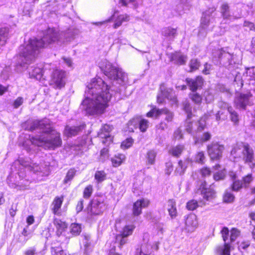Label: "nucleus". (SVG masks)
<instances>
[{
    "instance_id": "nucleus-52",
    "label": "nucleus",
    "mask_w": 255,
    "mask_h": 255,
    "mask_svg": "<svg viewBox=\"0 0 255 255\" xmlns=\"http://www.w3.org/2000/svg\"><path fill=\"white\" fill-rule=\"evenodd\" d=\"M200 66V63L197 59H191L189 63L190 72L197 70Z\"/></svg>"
},
{
    "instance_id": "nucleus-58",
    "label": "nucleus",
    "mask_w": 255,
    "mask_h": 255,
    "mask_svg": "<svg viewBox=\"0 0 255 255\" xmlns=\"http://www.w3.org/2000/svg\"><path fill=\"white\" fill-rule=\"evenodd\" d=\"M225 177V174L223 172H217L213 175V178L216 181L223 180Z\"/></svg>"
},
{
    "instance_id": "nucleus-11",
    "label": "nucleus",
    "mask_w": 255,
    "mask_h": 255,
    "mask_svg": "<svg viewBox=\"0 0 255 255\" xmlns=\"http://www.w3.org/2000/svg\"><path fill=\"white\" fill-rule=\"evenodd\" d=\"M41 141L43 142L45 147L52 150L61 146L62 144L60 133L55 131L50 133L46 139H42Z\"/></svg>"
},
{
    "instance_id": "nucleus-47",
    "label": "nucleus",
    "mask_w": 255,
    "mask_h": 255,
    "mask_svg": "<svg viewBox=\"0 0 255 255\" xmlns=\"http://www.w3.org/2000/svg\"><path fill=\"white\" fill-rule=\"evenodd\" d=\"M152 247L148 244H144L140 251L139 255H150L152 252Z\"/></svg>"
},
{
    "instance_id": "nucleus-5",
    "label": "nucleus",
    "mask_w": 255,
    "mask_h": 255,
    "mask_svg": "<svg viewBox=\"0 0 255 255\" xmlns=\"http://www.w3.org/2000/svg\"><path fill=\"white\" fill-rule=\"evenodd\" d=\"M88 90L86 93L91 96H105L110 93V87L101 78L93 79L90 83L87 85Z\"/></svg>"
},
{
    "instance_id": "nucleus-50",
    "label": "nucleus",
    "mask_w": 255,
    "mask_h": 255,
    "mask_svg": "<svg viewBox=\"0 0 255 255\" xmlns=\"http://www.w3.org/2000/svg\"><path fill=\"white\" fill-rule=\"evenodd\" d=\"M76 171L74 168H70L67 172L65 178L64 180V183H67L71 181L75 176Z\"/></svg>"
},
{
    "instance_id": "nucleus-9",
    "label": "nucleus",
    "mask_w": 255,
    "mask_h": 255,
    "mask_svg": "<svg viewBox=\"0 0 255 255\" xmlns=\"http://www.w3.org/2000/svg\"><path fill=\"white\" fill-rule=\"evenodd\" d=\"M135 229V226L134 224H126L121 229L119 233L116 234L115 243L118 245L119 249H121L128 243V238L133 234Z\"/></svg>"
},
{
    "instance_id": "nucleus-23",
    "label": "nucleus",
    "mask_w": 255,
    "mask_h": 255,
    "mask_svg": "<svg viewBox=\"0 0 255 255\" xmlns=\"http://www.w3.org/2000/svg\"><path fill=\"white\" fill-rule=\"evenodd\" d=\"M126 160V156L121 153L115 154L110 159L112 165L114 167H119L125 162Z\"/></svg>"
},
{
    "instance_id": "nucleus-56",
    "label": "nucleus",
    "mask_w": 255,
    "mask_h": 255,
    "mask_svg": "<svg viewBox=\"0 0 255 255\" xmlns=\"http://www.w3.org/2000/svg\"><path fill=\"white\" fill-rule=\"evenodd\" d=\"M119 3L123 6H127L128 3H131L134 8H136L138 6V2L137 0H120Z\"/></svg>"
},
{
    "instance_id": "nucleus-1",
    "label": "nucleus",
    "mask_w": 255,
    "mask_h": 255,
    "mask_svg": "<svg viewBox=\"0 0 255 255\" xmlns=\"http://www.w3.org/2000/svg\"><path fill=\"white\" fill-rule=\"evenodd\" d=\"M64 32L59 33L54 28H48L44 32L41 39H30L26 45L19 47V52L17 56L16 68L18 72L27 69L28 65L34 61L42 48L47 47L49 44L55 43L62 40V37H65V40H70L73 36H66Z\"/></svg>"
},
{
    "instance_id": "nucleus-28",
    "label": "nucleus",
    "mask_w": 255,
    "mask_h": 255,
    "mask_svg": "<svg viewBox=\"0 0 255 255\" xmlns=\"http://www.w3.org/2000/svg\"><path fill=\"white\" fill-rule=\"evenodd\" d=\"M186 60V56L181 55L179 53L173 54L171 56V60L179 65L184 64Z\"/></svg>"
},
{
    "instance_id": "nucleus-35",
    "label": "nucleus",
    "mask_w": 255,
    "mask_h": 255,
    "mask_svg": "<svg viewBox=\"0 0 255 255\" xmlns=\"http://www.w3.org/2000/svg\"><path fill=\"white\" fill-rule=\"evenodd\" d=\"M230 187L231 190L235 192H239L244 188L242 179H239L232 181Z\"/></svg>"
},
{
    "instance_id": "nucleus-54",
    "label": "nucleus",
    "mask_w": 255,
    "mask_h": 255,
    "mask_svg": "<svg viewBox=\"0 0 255 255\" xmlns=\"http://www.w3.org/2000/svg\"><path fill=\"white\" fill-rule=\"evenodd\" d=\"M7 30L5 28H0V46L3 45L6 42Z\"/></svg>"
},
{
    "instance_id": "nucleus-51",
    "label": "nucleus",
    "mask_w": 255,
    "mask_h": 255,
    "mask_svg": "<svg viewBox=\"0 0 255 255\" xmlns=\"http://www.w3.org/2000/svg\"><path fill=\"white\" fill-rule=\"evenodd\" d=\"M159 89L162 96H169L171 95L173 91L172 88L167 87L164 84L160 85Z\"/></svg>"
},
{
    "instance_id": "nucleus-27",
    "label": "nucleus",
    "mask_w": 255,
    "mask_h": 255,
    "mask_svg": "<svg viewBox=\"0 0 255 255\" xmlns=\"http://www.w3.org/2000/svg\"><path fill=\"white\" fill-rule=\"evenodd\" d=\"M162 35L167 38L169 40H173L177 35L176 29L167 27L162 29L161 31Z\"/></svg>"
},
{
    "instance_id": "nucleus-19",
    "label": "nucleus",
    "mask_w": 255,
    "mask_h": 255,
    "mask_svg": "<svg viewBox=\"0 0 255 255\" xmlns=\"http://www.w3.org/2000/svg\"><path fill=\"white\" fill-rule=\"evenodd\" d=\"M186 81L190 89L193 92L201 88L204 83V80L201 76H197L195 79L187 78Z\"/></svg>"
},
{
    "instance_id": "nucleus-26",
    "label": "nucleus",
    "mask_w": 255,
    "mask_h": 255,
    "mask_svg": "<svg viewBox=\"0 0 255 255\" xmlns=\"http://www.w3.org/2000/svg\"><path fill=\"white\" fill-rule=\"evenodd\" d=\"M163 108L158 109L155 106H151L150 110L146 113V117L158 119L162 115Z\"/></svg>"
},
{
    "instance_id": "nucleus-29",
    "label": "nucleus",
    "mask_w": 255,
    "mask_h": 255,
    "mask_svg": "<svg viewBox=\"0 0 255 255\" xmlns=\"http://www.w3.org/2000/svg\"><path fill=\"white\" fill-rule=\"evenodd\" d=\"M139 116L131 119L127 123V128L129 132H133L138 128Z\"/></svg>"
},
{
    "instance_id": "nucleus-40",
    "label": "nucleus",
    "mask_w": 255,
    "mask_h": 255,
    "mask_svg": "<svg viewBox=\"0 0 255 255\" xmlns=\"http://www.w3.org/2000/svg\"><path fill=\"white\" fill-rule=\"evenodd\" d=\"M240 231L236 228H232L230 230V242L231 244L234 242L240 236Z\"/></svg>"
},
{
    "instance_id": "nucleus-53",
    "label": "nucleus",
    "mask_w": 255,
    "mask_h": 255,
    "mask_svg": "<svg viewBox=\"0 0 255 255\" xmlns=\"http://www.w3.org/2000/svg\"><path fill=\"white\" fill-rule=\"evenodd\" d=\"M100 135L103 139L102 141L103 144L110 145L113 142L112 138H111V136L109 133L105 134L104 136H103V133H101Z\"/></svg>"
},
{
    "instance_id": "nucleus-43",
    "label": "nucleus",
    "mask_w": 255,
    "mask_h": 255,
    "mask_svg": "<svg viewBox=\"0 0 255 255\" xmlns=\"http://www.w3.org/2000/svg\"><path fill=\"white\" fill-rule=\"evenodd\" d=\"M249 97H238L237 105L243 109H245L246 106L249 105Z\"/></svg>"
},
{
    "instance_id": "nucleus-48",
    "label": "nucleus",
    "mask_w": 255,
    "mask_h": 255,
    "mask_svg": "<svg viewBox=\"0 0 255 255\" xmlns=\"http://www.w3.org/2000/svg\"><path fill=\"white\" fill-rule=\"evenodd\" d=\"M50 251L52 255H67L61 246L52 247Z\"/></svg>"
},
{
    "instance_id": "nucleus-7",
    "label": "nucleus",
    "mask_w": 255,
    "mask_h": 255,
    "mask_svg": "<svg viewBox=\"0 0 255 255\" xmlns=\"http://www.w3.org/2000/svg\"><path fill=\"white\" fill-rule=\"evenodd\" d=\"M106 209V203L100 196H95L91 199L86 208L87 213L91 216L102 215Z\"/></svg>"
},
{
    "instance_id": "nucleus-13",
    "label": "nucleus",
    "mask_w": 255,
    "mask_h": 255,
    "mask_svg": "<svg viewBox=\"0 0 255 255\" xmlns=\"http://www.w3.org/2000/svg\"><path fill=\"white\" fill-rule=\"evenodd\" d=\"M65 76L64 71L58 69L54 70L51 75V84L59 88L63 87L65 84Z\"/></svg>"
},
{
    "instance_id": "nucleus-46",
    "label": "nucleus",
    "mask_w": 255,
    "mask_h": 255,
    "mask_svg": "<svg viewBox=\"0 0 255 255\" xmlns=\"http://www.w3.org/2000/svg\"><path fill=\"white\" fill-rule=\"evenodd\" d=\"M198 206V202L195 199H192L188 201L186 205L187 209L189 211H194L196 210Z\"/></svg>"
},
{
    "instance_id": "nucleus-42",
    "label": "nucleus",
    "mask_w": 255,
    "mask_h": 255,
    "mask_svg": "<svg viewBox=\"0 0 255 255\" xmlns=\"http://www.w3.org/2000/svg\"><path fill=\"white\" fill-rule=\"evenodd\" d=\"M93 185L89 184L84 189L83 191V197L84 199H88L92 196L93 192Z\"/></svg>"
},
{
    "instance_id": "nucleus-25",
    "label": "nucleus",
    "mask_w": 255,
    "mask_h": 255,
    "mask_svg": "<svg viewBox=\"0 0 255 255\" xmlns=\"http://www.w3.org/2000/svg\"><path fill=\"white\" fill-rule=\"evenodd\" d=\"M29 75L30 78L40 80L43 76V71L41 68L31 67L28 69Z\"/></svg>"
},
{
    "instance_id": "nucleus-64",
    "label": "nucleus",
    "mask_w": 255,
    "mask_h": 255,
    "mask_svg": "<svg viewBox=\"0 0 255 255\" xmlns=\"http://www.w3.org/2000/svg\"><path fill=\"white\" fill-rule=\"evenodd\" d=\"M36 254V250L33 248H30L26 250L24 252L25 255H35Z\"/></svg>"
},
{
    "instance_id": "nucleus-10",
    "label": "nucleus",
    "mask_w": 255,
    "mask_h": 255,
    "mask_svg": "<svg viewBox=\"0 0 255 255\" xmlns=\"http://www.w3.org/2000/svg\"><path fill=\"white\" fill-rule=\"evenodd\" d=\"M224 149V145L218 141H213L207 145L208 155L212 161H219L222 157Z\"/></svg>"
},
{
    "instance_id": "nucleus-38",
    "label": "nucleus",
    "mask_w": 255,
    "mask_h": 255,
    "mask_svg": "<svg viewBox=\"0 0 255 255\" xmlns=\"http://www.w3.org/2000/svg\"><path fill=\"white\" fill-rule=\"evenodd\" d=\"M162 115H165L164 120L167 123L172 122L174 119V115L173 112L166 108H164Z\"/></svg>"
},
{
    "instance_id": "nucleus-36",
    "label": "nucleus",
    "mask_w": 255,
    "mask_h": 255,
    "mask_svg": "<svg viewBox=\"0 0 255 255\" xmlns=\"http://www.w3.org/2000/svg\"><path fill=\"white\" fill-rule=\"evenodd\" d=\"M70 233L74 236H77L80 235L81 232V225L78 223H72L70 225Z\"/></svg>"
},
{
    "instance_id": "nucleus-37",
    "label": "nucleus",
    "mask_w": 255,
    "mask_h": 255,
    "mask_svg": "<svg viewBox=\"0 0 255 255\" xmlns=\"http://www.w3.org/2000/svg\"><path fill=\"white\" fill-rule=\"evenodd\" d=\"M95 179L98 183H101L107 178V173L103 170H97L94 175Z\"/></svg>"
},
{
    "instance_id": "nucleus-17",
    "label": "nucleus",
    "mask_w": 255,
    "mask_h": 255,
    "mask_svg": "<svg viewBox=\"0 0 255 255\" xmlns=\"http://www.w3.org/2000/svg\"><path fill=\"white\" fill-rule=\"evenodd\" d=\"M185 229L188 232H193L198 226L197 219L195 215L189 214L185 220Z\"/></svg>"
},
{
    "instance_id": "nucleus-3",
    "label": "nucleus",
    "mask_w": 255,
    "mask_h": 255,
    "mask_svg": "<svg viewBox=\"0 0 255 255\" xmlns=\"http://www.w3.org/2000/svg\"><path fill=\"white\" fill-rule=\"evenodd\" d=\"M100 67L104 74L111 80L121 86L129 84L128 74L122 69L115 66L106 60L102 62Z\"/></svg>"
},
{
    "instance_id": "nucleus-21",
    "label": "nucleus",
    "mask_w": 255,
    "mask_h": 255,
    "mask_svg": "<svg viewBox=\"0 0 255 255\" xmlns=\"http://www.w3.org/2000/svg\"><path fill=\"white\" fill-rule=\"evenodd\" d=\"M188 159L184 160L180 159L178 161L177 165L174 170V174L176 176H180L183 175L186 170L188 165L187 161Z\"/></svg>"
},
{
    "instance_id": "nucleus-6",
    "label": "nucleus",
    "mask_w": 255,
    "mask_h": 255,
    "mask_svg": "<svg viewBox=\"0 0 255 255\" xmlns=\"http://www.w3.org/2000/svg\"><path fill=\"white\" fill-rule=\"evenodd\" d=\"M218 56H214L213 61L216 65L224 67L228 69H233L236 64L235 61V56L226 52L223 49H221L218 51Z\"/></svg>"
},
{
    "instance_id": "nucleus-30",
    "label": "nucleus",
    "mask_w": 255,
    "mask_h": 255,
    "mask_svg": "<svg viewBox=\"0 0 255 255\" xmlns=\"http://www.w3.org/2000/svg\"><path fill=\"white\" fill-rule=\"evenodd\" d=\"M228 111L230 113V118L235 126H238L240 122L239 114L231 107H228Z\"/></svg>"
},
{
    "instance_id": "nucleus-32",
    "label": "nucleus",
    "mask_w": 255,
    "mask_h": 255,
    "mask_svg": "<svg viewBox=\"0 0 255 255\" xmlns=\"http://www.w3.org/2000/svg\"><path fill=\"white\" fill-rule=\"evenodd\" d=\"M149 127V121L141 116H139L138 128L142 132H145Z\"/></svg>"
},
{
    "instance_id": "nucleus-60",
    "label": "nucleus",
    "mask_w": 255,
    "mask_h": 255,
    "mask_svg": "<svg viewBox=\"0 0 255 255\" xmlns=\"http://www.w3.org/2000/svg\"><path fill=\"white\" fill-rule=\"evenodd\" d=\"M211 134L209 131L204 132L202 136L201 140L202 142H207L211 138Z\"/></svg>"
},
{
    "instance_id": "nucleus-62",
    "label": "nucleus",
    "mask_w": 255,
    "mask_h": 255,
    "mask_svg": "<svg viewBox=\"0 0 255 255\" xmlns=\"http://www.w3.org/2000/svg\"><path fill=\"white\" fill-rule=\"evenodd\" d=\"M84 200L83 199H80L77 203L76 207V210L77 213L81 212L84 208Z\"/></svg>"
},
{
    "instance_id": "nucleus-20",
    "label": "nucleus",
    "mask_w": 255,
    "mask_h": 255,
    "mask_svg": "<svg viewBox=\"0 0 255 255\" xmlns=\"http://www.w3.org/2000/svg\"><path fill=\"white\" fill-rule=\"evenodd\" d=\"M53 223L56 228V234L59 237L65 232L68 227L67 224L65 222L58 218H54Z\"/></svg>"
},
{
    "instance_id": "nucleus-41",
    "label": "nucleus",
    "mask_w": 255,
    "mask_h": 255,
    "mask_svg": "<svg viewBox=\"0 0 255 255\" xmlns=\"http://www.w3.org/2000/svg\"><path fill=\"white\" fill-rule=\"evenodd\" d=\"M133 142L134 140L132 137H128L121 142L120 147L121 149L126 150L130 147L132 145Z\"/></svg>"
},
{
    "instance_id": "nucleus-15",
    "label": "nucleus",
    "mask_w": 255,
    "mask_h": 255,
    "mask_svg": "<svg viewBox=\"0 0 255 255\" xmlns=\"http://www.w3.org/2000/svg\"><path fill=\"white\" fill-rule=\"evenodd\" d=\"M229 233L230 231L227 227H224L220 231V234L224 242L223 248L221 251V255H229L230 254L232 244L227 242Z\"/></svg>"
},
{
    "instance_id": "nucleus-18",
    "label": "nucleus",
    "mask_w": 255,
    "mask_h": 255,
    "mask_svg": "<svg viewBox=\"0 0 255 255\" xmlns=\"http://www.w3.org/2000/svg\"><path fill=\"white\" fill-rule=\"evenodd\" d=\"M86 126L85 124H82L77 126H67L64 130V134L68 137L77 135L85 128Z\"/></svg>"
},
{
    "instance_id": "nucleus-33",
    "label": "nucleus",
    "mask_w": 255,
    "mask_h": 255,
    "mask_svg": "<svg viewBox=\"0 0 255 255\" xmlns=\"http://www.w3.org/2000/svg\"><path fill=\"white\" fill-rule=\"evenodd\" d=\"M156 152L153 149H150L147 151L146 154V159L148 164L152 165L154 164Z\"/></svg>"
},
{
    "instance_id": "nucleus-61",
    "label": "nucleus",
    "mask_w": 255,
    "mask_h": 255,
    "mask_svg": "<svg viewBox=\"0 0 255 255\" xmlns=\"http://www.w3.org/2000/svg\"><path fill=\"white\" fill-rule=\"evenodd\" d=\"M165 172L167 175H170L173 170V165L171 162H166L165 164Z\"/></svg>"
},
{
    "instance_id": "nucleus-63",
    "label": "nucleus",
    "mask_w": 255,
    "mask_h": 255,
    "mask_svg": "<svg viewBox=\"0 0 255 255\" xmlns=\"http://www.w3.org/2000/svg\"><path fill=\"white\" fill-rule=\"evenodd\" d=\"M244 26L249 27L251 30H255V25L254 23L252 22L245 21L244 23Z\"/></svg>"
},
{
    "instance_id": "nucleus-12",
    "label": "nucleus",
    "mask_w": 255,
    "mask_h": 255,
    "mask_svg": "<svg viewBox=\"0 0 255 255\" xmlns=\"http://www.w3.org/2000/svg\"><path fill=\"white\" fill-rule=\"evenodd\" d=\"M198 190L200 192L203 199L206 201L213 200L216 197V191L211 187V185L208 186L205 180L201 182Z\"/></svg>"
},
{
    "instance_id": "nucleus-39",
    "label": "nucleus",
    "mask_w": 255,
    "mask_h": 255,
    "mask_svg": "<svg viewBox=\"0 0 255 255\" xmlns=\"http://www.w3.org/2000/svg\"><path fill=\"white\" fill-rule=\"evenodd\" d=\"M235 199V195L229 192L225 191L223 195V202L225 203H233Z\"/></svg>"
},
{
    "instance_id": "nucleus-14",
    "label": "nucleus",
    "mask_w": 255,
    "mask_h": 255,
    "mask_svg": "<svg viewBox=\"0 0 255 255\" xmlns=\"http://www.w3.org/2000/svg\"><path fill=\"white\" fill-rule=\"evenodd\" d=\"M148 199L141 198L137 200L133 203L132 208V215L133 217H138L142 213V208H147L150 204Z\"/></svg>"
},
{
    "instance_id": "nucleus-55",
    "label": "nucleus",
    "mask_w": 255,
    "mask_h": 255,
    "mask_svg": "<svg viewBox=\"0 0 255 255\" xmlns=\"http://www.w3.org/2000/svg\"><path fill=\"white\" fill-rule=\"evenodd\" d=\"M198 126L197 130L201 131L205 129L206 127V121L205 118L201 117L198 121Z\"/></svg>"
},
{
    "instance_id": "nucleus-16",
    "label": "nucleus",
    "mask_w": 255,
    "mask_h": 255,
    "mask_svg": "<svg viewBox=\"0 0 255 255\" xmlns=\"http://www.w3.org/2000/svg\"><path fill=\"white\" fill-rule=\"evenodd\" d=\"M64 199L63 195L56 196L54 197L50 205V210L53 215L57 216L62 215L61 208Z\"/></svg>"
},
{
    "instance_id": "nucleus-44",
    "label": "nucleus",
    "mask_w": 255,
    "mask_h": 255,
    "mask_svg": "<svg viewBox=\"0 0 255 255\" xmlns=\"http://www.w3.org/2000/svg\"><path fill=\"white\" fill-rule=\"evenodd\" d=\"M205 156L204 152L200 151L197 152L194 156L195 162L201 165L204 164Z\"/></svg>"
},
{
    "instance_id": "nucleus-49",
    "label": "nucleus",
    "mask_w": 255,
    "mask_h": 255,
    "mask_svg": "<svg viewBox=\"0 0 255 255\" xmlns=\"http://www.w3.org/2000/svg\"><path fill=\"white\" fill-rule=\"evenodd\" d=\"M229 6L227 3H223L221 6V13L224 19L229 18L230 15L229 12Z\"/></svg>"
},
{
    "instance_id": "nucleus-4",
    "label": "nucleus",
    "mask_w": 255,
    "mask_h": 255,
    "mask_svg": "<svg viewBox=\"0 0 255 255\" xmlns=\"http://www.w3.org/2000/svg\"><path fill=\"white\" fill-rule=\"evenodd\" d=\"M230 158L234 162H238L242 159L245 163L249 164L254 160V151L248 143L242 142L232 148L230 151Z\"/></svg>"
},
{
    "instance_id": "nucleus-34",
    "label": "nucleus",
    "mask_w": 255,
    "mask_h": 255,
    "mask_svg": "<svg viewBox=\"0 0 255 255\" xmlns=\"http://www.w3.org/2000/svg\"><path fill=\"white\" fill-rule=\"evenodd\" d=\"M129 20V16L127 14L120 15L115 21L113 25L114 28L116 29L120 27L124 21H128Z\"/></svg>"
},
{
    "instance_id": "nucleus-31",
    "label": "nucleus",
    "mask_w": 255,
    "mask_h": 255,
    "mask_svg": "<svg viewBox=\"0 0 255 255\" xmlns=\"http://www.w3.org/2000/svg\"><path fill=\"white\" fill-rule=\"evenodd\" d=\"M243 184L245 188H249L254 180V177L252 173L247 174L242 178Z\"/></svg>"
},
{
    "instance_id": "nucleus-45",
    "label": "nucleus",
    "mask_w": 255,
    "mask_h": 255,
    "mask_svg": "<svg viewBox=\"0 0 255 255\" xmlns=\"http://www.w3.org/2000/svg\"><path fill=\"white\" fill-rule=\"evenodd\" d=\"M199 174L203 178L209 177L212 173V171L210 167L207 166H203L200 168L198 170Z\"/></svg>"
},
{
    "instance_id": "nucleus-22",
    "label": "nucleus",
    "mask_w": 255,
    "mask_h": 255,
    "mask_svg": "<svg viewBox=\"0 0 255 255\" xmlns=\"http://www.w3.org/2000/svg\"><path fill=\"white\" fill-rule=\"evenodd\" d=\"M167 211L171 218L174 219L177 216L178 212L176 208V202L174 199L168 200Z\"/></svg>"
},
{
    "instance_id": "nucleus-57",
    "label": "nucleus",
    "mask_w": 255,
    "mask_h": 255,
    "mask_svg": "<svg viewBox=\"0 0 255 255\" xmlns=\"http://www.w3.org/2000/svg\"><path fill=\"white\" fill-rule=\"evenodd\" d=\"M184 110L187 114V119H190L192 117V109L189 104H186L184 106Z\"/></svg>"
},
{
    "instance_id": "nucleus-2",
    "label": "nucleus",
    "mask_w": 255,
    "mask_h": 255,
    "mask_svg": "<svg viewBox=\"0 0 255 255\" xmlns=\"http://www.w3.org/2000/svg\"><path fill=\"white\" fill-rule=\"evenodd\" d=\"M111 97H86L81 105L88 116H100L104 114L109 106Z\"/></svg>"
},
{
    "instance_id": "nucleus-24",
    "label": "nucleus",
    "mask_w": 255,
    "mask_h": 255,
    "mask_svg": "<svg viewBox=\"0 0 255 255\" xmlns=\"http://www.w3.org/2000/svg\"><path fill=\"white\" fill-rule=\"evenodd\" d=\"M185 150V146L183 144H178L176 146L172 147L169 150L168 153L176 158L180 157Z\"/></svg>"
},
{
    "instance_id": "nucleus-8",
    "label": "nucleus",
    "mask_w": 255,
    "mask_h": 255,
    "mask_svg": "<svg viewBox=\"0 0 255 255\" xmlns=\"http://www.w3.org/2000/svg\"><path fill=\"white\" fill-rule=\"evenodd\" d=\"M216 10V8L215 7H212L203 12L199 29V35H206L209 26L215 22L214 13Z\"/></svg>"
},
{
    "instance_id": "nucleus-59",
    "label": "nucleus",
    "mask_w": 255,
    "mask_h": 255,
    "mask_svg": "<svg viewBox=\"0 0 255 255\" xmlns=\"http://www.w3.org/2000/svg\"><path fill=\"white\" fill-rule=\"evenodd\" d=\"M23 103V99L21 97H18L13 102L12 105L15 109L18 108Z\"/></svg>"
}]
</instances>
